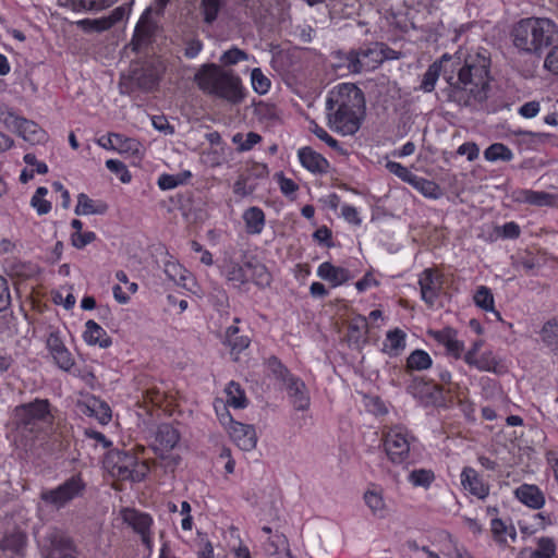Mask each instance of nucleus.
Here are the masks:
<instances>
[{"label":"nucleus","instance_id":"nucleus-1","mask_svg":"<svg viewBox=\"0 0 558 558\" xmlns=\"http://www.w3.org/2000/svg\"><path fill=\"white\" fill-rule=\"evenodd\" d=\"M490 59L484 53L469 56L457 76H446L448 86L442 90L447 100L460 107H475L487 99Z\"/></svg>","mask_w":558,"mask_h":558},{"label":"nucleus","instance_id":"nucleus-2","mask_svg":"<svg viewBox=\"0 0 558 558\" xmlns=\"http://www.w3.org/2000/svg\"><path fill=\"white\" fill-rule=\"evenodd\" d=\"M329 128L342 135H353L361 125L365 111L363 92L354 84H341L326 101Z\"/></svg>","mask_w":558,"mask_h":558},{"label":"nucleus","instance_id":"nucleus-3","mask_svg":"<svg viewBox=\"0 0 558 558\" xmlns=\"http://www.w3.org/2000/svg\"><path fill=\"white\" fill-rule=\"evenodd\" d=\"M198 88L205 94L239 104L244 98L241 80L232 71L215 63L202 65L194 75Z\"/></svg>","mask_w":558,"mask_h":558},{"label":"nucleus","instance_id":"nucleus-4","mask_svg":"<svg viewBox=\"0 0 558 558\" xmlns=\"http://www.w3.org/2000/svg\"><path fill=\"white\" fill-rule=\"evenodd\" d=\"M558 33L557 25L546 17H527L519 21L512 28L513 45L529 53H539L550 46Z\"/></svg>","mask_w":558,"mask_h":558},{"label":"nucleus","instance_id":"nucleus-5","mask_svg":"<svg viewBox=\"0 0 558 558\" xmlns=\"http://www.w3.org/2000/svg\"><path fill=\"white\" fill-rule=\"evenodd\" d=\"M105 464L110 474L121 481L141 482L149 471L148 464L145 461L140 462L129 451H109Z\"/></svg>","mask_w":558,"mask_h":558},{"label":"nucleus","instance_id":"nucleus-6","mask_svg":"<svg viewBox=\"0 0 558 558\" xmlns=\"http://www.w3.org/2000/svg\"><path fill=\"white\" fill-rule=\"evenodd\" d=\"M266 364L271 374L284 385L293 407L299 411L306 410L310 397L304 381L292 375L276 356H270Z\"/></svg>","mask_w":558,"mask_h":558},{"label":"nucleus","instance_id":"nucleus-7","mask_svg":"<svg viewBox=\"0 0 558 558\" xmlns=\"http://www.w3.org/2000/svg\"><path fill=\"white\" fill-rule=\"evenodd\" d=\"M85 489L86 484L82 476L75 474L54 488L41 490L39 498L45 506L58 511L75 498L82 497Z\"/></svg>","mask_w":558,"mask_h":558},{"label":"nucleus","instance_id":"nucleus-8","mask_svg":"<svg viewBox=\"0 0 558 558\" xmlns=\"http://www.w3.org/2000/svg\"><path fill=\"white\" fill-rule=\"evenodd\" d=\"M415 437L402 425H396L384 433L385 451L392 463L408 460L411 442Z\"/></svg>","mask_w":558,"mask_h":558},{"label":"nucleus","instance_id":"nucleus-9","mask_svg":"<svg viewBox=\"0 0 558 558\" xmlns=\"http://www.w3.org/2000/svg\"><path fill=\"white\" fill-rule=\"evenodd\" d=\"M407 391L425 405L439 404L444 401L442 386L426 381L422 377H414Z\"/></svg>","mask_w":558,"mask_h":558},{"label":"nucleus","instance_id":"nucleus-10","mask_svg":"<svg viewBox=\"0 0 558 558\" xmlns=\"http://www.w3.org/2000/svg\"><path fill=\"white\" fill-rule=\"evenodd\" d=\"M157 31L158 24L151 17V10L146 9L135 26L134 35L130 44L132 49L134 51H141L148 47L154 41Z\"/></svg>","mask_w":558,"mask_h":558},{"label":"nucleus","instance_id":"nucleus-11","mask_svg":"<svg viewBox=\"0 0 558 558\" xmlns=\"http://www.w3.org/2000/svg\"><path fill=\"white\" fill-rule=\"evenodd\" d=\"M5 124L13 129L24 141L33 145L43 143L46 140L45 131L34 121L10 113L5 118Z\"/></svg>","mask_w":558,"mask_h":558},{"label":"nucleus","instance_id":"nucleus-12","mask_svg":"<svg viewBox=\"0 0 558 558\" xmlns=\"http://www.w3.org/2000/svg\"><path fill=\"white\" fill-rule=\"evenodd\" d=\"M45 558H61L64 553L72 550V541L60 530L49 531L40 542Z\"/></svg>","mask_w":558,"mask_h":558},{"label":"nucleus","instance_id":"nucleus-13","mask_svg":"<svg viewBox=\"0 0 558 558\" xmlns=\"http://www.w3.org/2000/svg\"><path fill=\"white\" fill-rule=\"evenodd\" d=\"M122 518L126 524L132 526V529L142 536L143 544L148 550H150L153 546L150 535V527L153 524L151 517L135 509H124L122 511Z\"/></svg>","mask_w":558,"mask_h":558},{"label":"nucleus","instance_id":"nucleus-14","mask_svg":"<svg viewBox=\"0 0 558 558\" xmlns=\"http://www.w3.org/2000/svg\"><path fill=\"white\" fill-rule=\"evenodd\" d=\"M14 414L17 424L31 425L36 421L46 418L49 414V402L48 400L36 399L34 402L16 407Z\"/></svg>","mask_w":558,"mask_h":558},{"label":"nucleus","instance_id":"nucleus-15","mask_svg":"<svg viewBox=\"0 0 558 558\" xmlns=\"http://www.w3.org/2000/svg\"><path fill=\"white\" fill-rule=\"evenodd\" d=\"M418 284L421 289V296L423 301L429 306L433 307L436 299L439 295V292L442 288V279L441 276L438 275L433 269H425L418 279Z\"/></svg>","mask_w":558,"mask_h":558},{"label":"nucleus","instance_id":"nucleus-16","mask_svg":"<svg viewBox=\"0 0 558 558\" xmlns=\"http://www.w3.org/2000/svg\"><path fill=\"white\" fill-rule=\"evenodd\" d=\"M47 348L56 364L63 371H70L74 360L57 332H51L47 338Z\"/></svg>","mask_w":558,"mask_h":558},{"label":"nucleus","instance_id":"nucleus-17","mask_svg":"<svg viewBox=\"0 0 558 558\" xmlns=\"http://www.w3.org/2000/svg\"><path fill=\"white\" fill-rule=\"evenodd\" d=\"M230 436L244 451L253 450L257 444V436L253 425L234 422L231 420Z\"/></svg>","mask_w":558,"mask_h":558},{"label":"nucleus","instance_id":"nucleus-18","mask_svg":"<svg viewBox=\"0 0 558 558\" xmlns=\"http://www.w3.org/2000/svg\"><path fill=\"white\" fill-rule=\"evenodd\" d=\"M180 440L179 430L171 424H160L155 433V451L167 452L172 450Z\"/></svg>","mask_w":558,"mask_h":558},{"label":"nucleus","instance_id":"nucleus-19","mask_svg":"<svg viewBox=\"0 0 558 558\" xmlns=\"http://www.w3.org/2000/svg\"><path fill=\"white\" fill-rule=\"evenodd\" d=\"M302 166L315 174H325L328 172L329 162L320 154L311 147H303L298 153Z\"/></svg>","mask_w":558,"mask_h":558},{"label":"nucleus","instance_id":"nucleus-20","mask_svg":"<svg viewBox=\"0 0 558 558\" xmlns=\"http://www.w3.org/2000/svg\"><path fill=\"white\" fill-rule=\"evenodd\" d=\"M461 484L472 495L476 496L480 499L486 498L489 494V486L485 484L481 480L478 473L470 466H465L462 470Z\"/></svg>","mask_w":558,"mask_h":558},{"label":"nucleus","instance_id":"nucleus-21","mask_svg":"<svg viewBox=\"0 0 558 558\" xmlns=\"http://www.w3.org/2000/svg\"><path fill=\"white\" fill-rule=\"evenodd\" d=\"M81 413L87 416H95L101 424H107L111 418L109 405L99 399L90 398L77 404Z\"/></svg>","mask_w":558,"mask_h":558},{"label":"nucleus","instance_id":"nucleus-22","mask_svg":"<svg viewBox=\"0 0 558 558\" xmlns=\"http://www.w3.org/2000/svg\"><path fill=\"white\" fill-rule=\"evenodd\" d=\"M514 494L521 502L533 509H539L545 504L544 494L536 485L523 484L515 489Z\"/></svg>","mask_w":558,"mask_h":558},{"label":"nucleus","instance_id":"nucleus-23","mask_svg":"<svg viewBox=\"0 0 558 558\" xmlns=\"http://www.w3.org/2000/svg\"><path fill=\"white\" fill-rule=\"evenodd\" d=\"M317 275L322 279L330 281L333 287L340 286L352 278L348 269L343 267H336L328 262L323 263L318 267Z\"/></svg>","mask_w":558,"mask_h":558},{"label":"nucleus","instance_id":"nucleus-24","mask_svg":"<svg viewBox=\"0 0 558 558\" xmlns=\"http://www.w3.org/2000/svg\"><path fill=\"white\" fill-rule=\"evenodd\" d=\"M368 323L362 315L353 317L348 326V341L360 347L367 341Z\"/></svg>","mask_w":558,"mask_h":558},{"label":"nucleus","instance_id":"nucleus-25","mask_svg":"<svg viewBox=\"0 0 558 558\" xmlns=\"http://www.w3.org/2000/svg\"><path fill=\"white\" fill-rule=\"evenodd\" d=\"M223 275L227 280L232 282L235 287H241L250 281L246 262L244 264H240L232 259L226 260L223 265Z\"/></svg>","mask_w":558,"mask_h":558},{"label":"nucleus","instance_id":"nucleus-26","mask_svg":"<svg viewBox=\"0 0 558 558\" xmlns=\"http://www.w3.org/2000/svg\"><path fill=\"white\" fill-rule=\"evenodd\" d=\"M108 211V205L102 201H94L89 198L85 193H81L77 196V204L74 213L77 216L86 215H104Z\"/></svg>","mask_w":558,"mask_h":558},{"label":"nucleus","instance_id":"nucleus-27","mask_svg":"<svg viewBox=\"0 0 558 558\" xmlns=\"http://www.w3.org/2000/svg\"><path fill=\"white\" fill-rule=\"evenodd\" d=\"M114 1L116 0H58V3L74 12H81L101 11L112 5Z\"/></svg>","mask_w":558,"mask_h":558},{"label":"nucleus","instance_id":"nucleus-28","mask_svg":"<svg viewBox=\"0 0 558 558\" xmlns=\"http://www.w3.org/2000/svg\"><path fill=\"white\" fill-rule=\"evenodd\" d=\"M246 268L248 269L250 281H253L257 287L266 288L271 283V274L267 267L258 262L256 258L246 260Z\"/></svg>","mask_w":558,"mask_h":558},{"label":"nucleus","instance_id":"nucleus-29","mask_svg":"<svg viewBox=\"0 0 558 558\" xmlns=\"http://www.w3.org/2000/svg\"><path fill=\"white\" fill-rule=\"evenodd\" d=\"M336 57L340 61L337 66H345L351 73H361L364 70L371 69L369 62L362 60L357 50H351L347 53L338 51Z\"/></svg>","mask_w":558,"mask_h":558},{"label":"nucleus","instance_id":"nucleus-30","mask_svg":"<svg viewBox=\"0 0 558 558\" xmlns=\"http://www.w3.org/2000/svg\"><path fill=\"white\" fill-rule=\"evenodd\" d=\"M86 330L84 332V339L88 344L100 348H108L111 345V338L107 335L106 330L100 327L96 322L88 320L86 323Z\"/></svg>","mask_w":558,"mask_h":558},{"label":"nucleus","instance_id":"nucleus-31","mask_svg":"<svg viewBox=\"0 0 558 558\" xmlns=\"http://www.w3.org/2000/svg\"><path fill=\"white\" fill-rule=\"evenodd\" d=\"M556 553V545L550 537H541L537 542V548H524L520 553V558H553Z\"/></svg>","mask_w":558,"mask_h":558},{"label":"nucleus","instance_id":"nucleus-32","mask_svg":"<svg viewBox=\"0 0 558 558\" xmlns=\"http://www.w3.org/2000/svg\"><path fill=\"white\" fill-rule=\"evenodd\" d=\"M246 232L259 234L265 227V214L259 207H250L243 214Z\"/></svg>","mask_w":558,"mask_h":558},{"label":"nucleus","instance_id":"nucleus-33","mask_svg":"<svg viewBox=\"0 0 558 558\" xmlns=\"http://www.w3.org/2000/svg\"><path fill=\"white\" fill-rule=\"evenodd\" d=\"M450 59V57L444 54L439 62H434L428 66L427 71L423 75V80L420 86L422 90L425 93H430L434 90L436 82L440 75L441 63L444 61H449Z\"/></svg>","mask_w":558,"mask_h":558},{"label":"nucleus","instance_id":"nucleus-34","mask_svg":"<svg viewBox=\"0 0 558 558\" xmlns=\"http://www.w3.org/2000/svg\"><path fill=\"white\" fill-rule=\"evenodd\" d=\"M405 348V333L396 328L387 332L386 341L384 343V351L389 355L396 356L401 350Z\"/></svg>","mask_w":558,"mask_h":558},{"label":"nucleus","instance_id":"nucleus-35","mask_svg":"<svg viewBox=\"0 0 558 558\" xmlns=\"http://www.w3.org/2000/svg\"><path fill=\"white\" fill-rule=\"evenodd\" d=\"M239 332L238 326H230L226 331V343L230 347L231 353L238 354L250 345V338Z\"/></svg>","mask_w":558,"mask_h":558},{"label":"nucleus","instance_id":"nucleus-36","mask_svg":"<svg viewBox=\"0 0 558 558\" xmlns=\"http://www.w3.org/2000/svg\"><path fill=\"white\" fill-rule=\"evenodd\" d=\"M410 184L420 191L425 197L438 199L442 195V191L436 182L417 177L416 174Z\"/></svg>","mask_w":558,"mask_h":558},{"label":"nucleus","instance_id":"nucleus-37","mask_svg":"<svg viewBox=\"0 0 558 558\" xmlns=\"http://www.w3.org/2000/svg\"><path fill=\"white\" fill-rule=\"evenodd\" d=\"M492 533L494 539L500 545H507L509 537L512 542L517 538V532L513 526H507L500 519L492 520Z\"/></svg>","mask_w":558,"mask_h":558},{"label":"nucleus","instance_id":"nucleus-38","mask_svg":"<svg viewBox=\"0 0 558 558\" xmlns=\"http://www.w3.org/2000/svg\"><path fill=\"white\" fill-rule=\"evenodd\" d=\"M432 366L429 354L423 350H414L407 359V371H424Z\"/></svg>","mask_w":558,"mask_h":558},{"label":"nucleus","instance_id":"nucleus-39","mask_svg":"<svg viewBox=\"0 0 558 558\" xmlns=\"http://www.w3.org/2000/svg\"><path fill=\"white\" fill-rule=\"evenodd\" d=\"M364 500L375 517L384 518L387 514V507L380 493L367 490Z\"/></svg>","mask_w":558,"mask_h":558},{"label":"nucleus","instance_id":"nucleus-40","mask_svg":"<svg viewBox=\"0 0 558 558\" xmlns=\"http://www.w3.org/2000/svg\"><path fill=\"white\" fill-rule=\"evenodd\" d=\"M108 141L110 143L111 149H117L119 151H132L135 153L138 150V142L133 138L124 137L118 133H110L108 135Z\"/></svg>","mask_w":558,"mask_h":558},{"label":"nucleus","instance_id":"nucleus-41","mask_svg":"<svg viewBox=\"0 0 558 558\" xmlns=\"http://www.w3.org/2000/svg\"><path fill=\"white\" fill-rule=\"evenodd\" d=\"M227 393V404L235 408V409H242L246 405V398L244 395V391L242 390L241 386L231 381L226 388Z\"/></svg>","mask_w":558,"mask_h":558},{"label":"nucleus","instance_id":"nucleus-42","mask_svg":"<svg viewBox=\"0 0 558 558\" xmlns=\"http://www.w3.org/2000/svg\"><path fill=\"white\" fill-rule=\"evenodd\" d=\"M26 544V535L23 532H13L7 535L1 542V548L3 550H10L14 554H19Z\"/></svg>","mask_w":558,"mask_h":558},{"label":"nucleus","instance_id":"nucleus-43","mask_svg":"<svg viewBox=\"0 0 558 558\" xmlns=\"http://www.w3.org/2000/svg\"><path fill=\"white\" fill-rule=\"evenodd\" d=\"M165 274L175 284L185 286V281L189 277V271L180 264L175 262H168L165 265Z\"/></svg>","mask_w":558,"mask_h":558},{"label":"nucleus","instance_id":"nucleus-44","mask_svg":"<svg viewBox=\"0 0 558 558\" xmlns=\"http://www.w3.org/2000/svg\"><path fill=\"white\" fill-rule=\"evenodd\" d=\"M484 156L489 161H509L512 159L513 154L506 145L501 143H495L485 149Z\"/></svg>","mask_w":558,"mask_h":558},{"label":"nucleus","instance_id":"nucleus-45","mask_svg":"<svg viewBox=\"0 0 558 558\" xmlns=\"http://www.w3.org/2000/svg\"><path fill=\"white\" fill-rule=\"evenodd\" d=\"M119 17L114 15H110L108 17L96 19V20H83L78 24L85 27V29H92L96 32H102L111 28L117 22Z\"/></svg>","mask_w":558,"mask_h":558},{"label":"nucleus","instance_id":"nucleus-46","mask_svg":"<svg viewBox=\"0 0 558 558\" xmlns=\"http://www.w3.org/2000/svg\"><path fill=\"white\" fill-rule=\"evenodd\" d=\"M473 299H474V303L480 308H482L486 312L495 311L494 310V296H493L490 289H488L487 287L481 286L476 290Z\"/></svg>","mask_w":558,"mask_h":558},{"label":"nucleus","instance_id":"nucleus-47","mask_svg":"<svg viewBox=\"0 0 558 558\" xmlns=\"http://www.w3.org/2000/svg\"><path fill=\"white\" fill-rule=\"evenodd\" d=\"M357 51L362 60L369 62L371 69H374L376 64L384 60L383 49L378 44H374L372 47L361 48Z\"/></svg>","mask_w":558,"mask_h":558},{"label":"nucleus","instance_id":"nucleus-48","mask_svg":"<svg viewBox=\"0 0 558 558\" xmlns=\"http://www.w3.org/2000/svg\"><path fill=\"white\" fill-rule=\"evenodd\" d=\"M191 177L190 171H184L179 174H162L158 179V186L161 190H171L177 187L178 185L184 183L186 179Z\"/></svg>","mask_w":558,"mask_h":558},{"label":"nucleus","instance_id":"nucleus-49","mask_svg":"<svg viewBox=\"0 0 558 558\" xmlns=\"http://www.w3.org/2000/svg\"><path fill=\"white\" fill-rule=\"evenodd\" d=\"M542 340L549 347H558V319L547 322L541 331Z\"/></svg>","mask_w":558,"mask_h":558},{"label":"nucleus","instance_id":"nucleus-50","mask_svg":"<svg viewBox=\"0 0 558 558\" xmlns=\"http://www.w3.org/2000/svg\"><path fill=\"white\" fill-rule=\"evenodd\" d=\"M434 478V473L430 470L425 469L414 470L409 475V481L414 486L428 487Z\"/></svg>","mask_w":558,"mask_h":558},{"label":"nucleus","instance_id":"nucleus-51","mask_svg":"<svg viewBox=\"0 0 558 558\" xmlns=\"http://www.w3.org/2000/svg\"><path fill=\"white\" fill-rule=\"evenodd\" d=\"M252 85L256 93L266 94L270 87V81L263 74L262 70L255 68L251 74Z\"/></svg>","mask_w":558,"mask_h":558},{"label":"nucleus","instance_id":"nucleus-52","mask_svg":"<svg viewBox=\"0 0 558 558\" xmlns=\"http://www.w3.org/2000/svg\"><path fill=\"white\" fill-rule=\"evenodd\" d=\"M265 549L269 555L277 556L280 554V550H288V539L283 534H276L265 545Z\"/></svg>","mask_w":558,"mask_h":558},{"label":"nucleus","instance_id":"nucleus-53","mask_svg":"<svg viewBox=\"0 0 558 558\" xmlns=\"http://www.w3.org/2000/svg\"><path fill=\"white\" fill-rule=\"evenodd\" d=\"M106 167L113 173L118 174L121 182L129 183L131 181V173L129 172L126 166L117 159H108L106 161Z\"/></svg>","mask_w":558,"mask_h":558},{"label":"nucleus","instance_id":"nucleus-54","mask_svg":"<svg viewBox=\"0 0 558 558\" xmlns=\"http://www.w3.org/2000/svg\"><path fill=\"white\" fill-rule=\"evenodd\" d=\"M498 365V361L494 356V354L489 352H484L472 365L480 371L485 372H495Z\"/></svg>","mask_w":558,"mask_h":558},{"label":"nucleus","instance_id":"nucleus-55","mask_svg":"<svg viewBox=\"0 0 558 558\" xmlns=\"http://www.w3.org/2000/svg\"><path fill=\"white\" fill-rule=\"evenodd\" d=\"M386 168L389 170V172L396 174L398 178L404 182H408L409 184L412 182V180H414L415 174L399 162L388 161L386 163Z\"/></svg>","mask_w":558,"mask_h":558},{"label":"nucleus","instance_id":"nucleus-56","mask_svg":"<svg viewBox=\"0 0 558 558\" xmlns=\"http://www.w3.org/2000/svg\"><path fill=\"white\" fill-rule=\"evenodd\" d=\"M247 53L236 47H233L226 51L221 58L220 61L223 64H236L238 62L242 60H247Z\"/></svg>","mask_w":558,"mask_h":558},{"label":"nucleus","instance_id":"nucleus-57","mask_svg":"<svg viewBox=\"0 0 558 558\" xmlns=\"http://www.w3.org/2000/svg\"><path fill=\"white\" fill-rule=\"evenodd\" d=\"M96 240V234L92 231L86 232H74L71 235L72 245L76 248H83L87 244L94 242Z\"/></svg>","mask_w":558,"mask_h":558},{"label":"nucleus","instance_id":"nucleus-58","mask_svg":"<svg viewBox=\"0 0 558 558\" xmlns=\"http://www.w3.org/2000/svg\"><path fill=\"white\" fill-rule=\"evenodd\" d=\"M143 397L145 402L160 407L166 398V395L157 387H150L143 392Z\"/></svg>","mask_w":558,"mask_h":558},{"label":"nucleus","instance_id":"nucleus-59","mask_svg":"<svg viewBox=\"0 0 558 558\" xmlns=\"http://www.w3.org/2000/svg\"><path fill=\"white\" fill-rule=\"evenodd\" d=\"M538 266L536 258L530 254L521 256L515 262V267L524 270L525 274H532Z\"/></svg>","mask_w":558,"mask_h":558},{"label":"nucleus","instance_id":"nucleus-60","mask_svg":"<svg viewBox=\"0 0 558 558\" xmlns=\"http://www.w3.org/2000/svg\"><path fill=\"white\" fill-rule=\"evenodd\" d=\"M277 177L280 191L286 196H291L299 190L298 184L292 179L286 178L282 173L277 174Z\"/></svg>","mask_w":558,"mask_h":558},{"label":"nucleus","instance_id":"nucleus-61","mask_svg":"<svg viewBox=\"0 0 558 558\" xmlns=\"http://www.w3.org/2000/svg\"><path fill=\"white\" fill-rule=\"evenodd\" d=\"M11 304V294L8 280L0 276V312L7 310Z\"/></svg>","mask_w":558,"mask_h":558},{"label":"nucleus","instance_id":"nucleus-62","mask_svg":"<svg viewBox=\"0 0 558 558\" xmlns=\"http://www.w3.org/2000/svg\"><path fill=\"white\" fill-rule=\"evenodd\" d=\"M311 131L323 142H325L329 147L337 148L338 141L331 137L326 130L320 128L315 122H312Z\"/></svg>","mask_w":558,"mask_h":558},{"label":"nucleus","instance_id":"nucleus-63","mask_svg":"<svg viewBox=\"0 0 558 558\" xmlns=\"http://www.w3.org/2000/svg\"><path fill=\"white\" fill-rule=\"evenodd\" d=\"M203 49V44L197 38H191L185 41L184 56L189 59L195 58Z\"/></svg>","mask_w":558,"mask_h":558},{"label":"nucleus","instance_id":"nucleus-64","mask_svg":"<svg viewBox=\"0 0 558 558\" xmlns=\"http://www.w3.org/2000/svg\"><path fill=\"white\" fill-rule=\"evenodd\" d=\"M544 65L548 71L558 75V45L553 47V49L549 51L545 59Z\"/></svg>","mask_w":558,"mask_h":558}]
</instances>
